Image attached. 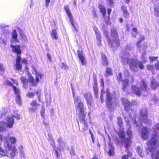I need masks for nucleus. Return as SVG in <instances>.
I'll return each mask as SVG.
<instances>
[{
    "label": "nucleus",
    "mask_w": 159,
    "mask_h": 159,
    "mask_svg": "<svg viewBox=\"0 0 159 159\" xmlns=\"http://www.w3.org/2000/svg\"><path fill=\"white\" fill-rule=\"evenodd\" d=\"M4 139L5 140L4 146L7 151V153L9 154L11 157H13L17 152V150L16 147L12 146L11 143H16V138L14 137H5Z\"/></svg>",
    "instance_id": "1"
},
{
    "label": "nucleus",
    "mask_w": 159,
    "mask_h": 159,
    "mask_svg": "<svg viewBox=\"0 0 159 159\" xmlns=\"http://www.w3.org/2000/svg\"><path fill=\"white\" fill-rule=\"evenodd\" d=\"M123 61L125 64H129L130 68L134 72L138 70L137 60L135 59H129L128 55H125L122 57Z\"/></svg>",
    "instance_id": "2"
},
{
    "label": "nucleus",
    "mask_w": 159,
    "mask_h": 159,
    "mask_svg": "<svg viewBox=\"0 0 159 159\" xmlns=\"http://www.w3.org/2000/svg\"><path fill=\"white\" fill-rule=\"evenodd\" d=\"M153 129V131L152 138L148 143V144L151 146H155L157 143L158 139L159 138V134L157 131V130H159V123L154 125Z\"/></svg>",
    "instance_id": "3"
},
{
    "label": "nucleus",
    "mask_w": 159,
    "mask_h": 159,
    "mask_svg": "<svg viewBox=\"0 0 159 159\" xmlns=\"http://www.w3.org/2000/svg\"><path fill=\"white\" fill-rule=\"evenodd\" d=\"M138 121H137L136 118L135 119V122L137 126H141L142 125V121L145 123L148 122V116L147 111L146 108H145L141 110Z\"/></svg>",
    "instance_id": "4"
},
{
    "label": "nucleus",
    "mask_w": 159,
    "mask_h": 159,
    "mask_svg": "<svg viewBox=\"0 0 159 159\" xmlns=\"http://www.w3.org/2000/svg\"><path fill=\"white\" fill-rule=\"evenodd\" d=\"M11 47L12 48V52L14 53H16L18 55L16 59V69L17 70H20L22 68L21 64L20 63V61L21 60V57L19 55V54L21 53L20 47L18 45L13 46L12 45H11Z\"/></svg>",
    "instance_id": "5"
},
{
    "label": "nucleus",
    "mask_w": 159,
    "mask_h": 159,
    "mask_svg": "<svg viewBox=\"0 0 159 159\" xmlns=\"http://www.w3.org/2000/svg\"><path fill=\"white\" fill-rule=\"evenodd\" d=\"M7 125L4 122H0V132H3L5 130L6 126L9 128H11L14 123V119L12 116H7L6 118Z\"/></svg>",
    "instance_id": "6"
},
{
    "label": "nucleus",
    "mask_w": 159,
    "mask_h": 159,
    "mask_svg": "<svg viewBox=\"0 0 159 159\" xmlns=\"http://www.w3.org/2000/svg\"><path fill=\"white\" fill-rule=\"evenodd\" d=\"M147 86L146 83L143 80H142L140 85L139 89L135 85H133L132 87L133 92L138 96H139L142 92V91H145L147 89Z\"/></svg>",
    "instance_id": "7"
},
{
    "label": "nucleus",
    "mask_w": 159,
    "mask_h": 159,
    "mask_svg": "<svg viewBox=\"0 0 159 159\" xmlns=\"http://www.w3.org/2000/svg\"><path fill=\"white\" fill-rule=\"evenodd\" d=\"M118 135L120 138L121 139L122 143L124 145L125 147L128 148L131 144V141L128 138H125V134L123 131H120Z\"/></svg>",
    "instance_id": "8"
},
{
    "label": "nucleus",
    "mask_w": 159,
    "mask_h": 159,
    "mask_svg": "<svg viewBox=\"0 0 159 159\" xmlns=\"http://www.w3.org/2000/svg\"><path fill=\"white\" fill-rule=\"evenodd\" d=\"M106 101L107 106L109 108H112L114 107L115 99L112 97L111 94L108 91L106 93Z\"/></svg>",
    "instance_id": "9"
},
{
    "label": "nucleus",
    "mask_w": 159,
    "mask_h": 159,
    "mask_svg": "<svg viewBox=\"0 0 159 159\" xmlns=\"http://www.w3.org/2000/svg\"><path fill=\"white\" fill-rule=\"evenodd\" d=\"M64 8L66 12V13L68 16L70 21L71 23V24L74 28L75 30L76 31H78L77 28L75 27L74 24V21L73 19V16L72 14L70 12L69 7L67 5H65L64 6Z\"/></svg>",
    "instance_id": "10"
},
{
    "label": "nucleus",
    "mask_w": 159,
    "mask_h": 159,
    "mask_svg": "<svg viewBox=\"0 0 159 159\" xmlns=\"http://www.w3.org/2000/svg\"><path fill=\"white\" fill-rule=\"evenodd\" d=\"M148 153L151 152L152 154V159H157L159 155V149H157L155 148H149L146 150Z\"/></svg>",
    "instance_id": "11"
},
{
    "label": "nucleus",
    "mask_w": 159,
    "mask_h": 159,
    "mask_svg": "<svg viewBox=\"0 0 159 159\" xmlns=\"http://www.w3.org/2000/svg\"><path fill=\"white\" fill-rule=\"evenodd\" d=\"M76 107L80 111L79 117L85 116L86 114V108L84 107V105L82 102H79L77 105Z\"/></svg>",
    "instance_id": "12"
},
{
    "label": "nucleus",
    "mask_w": 159,
    "mask_h": 159,
    "mask_svg": "<svg viewBox=\"0 0 159 159\" xmlns=\"http://www.w3.org/2000/svg\"><path fill=\"white\" fill-rule=\"evenodd\" d=\"M84 97L86 99L88 106L90 108L93 107V100L91 94L89 93H87L84 94Z\"/></svg>",
    "instance_id": "13"
},
{
    "label": "nucleus",
    "mask_w": 159,
    "mask_h": 159,
    "mask_svg": "<svg viewBox=\"0 0 159 159\" xmlns=\"http://www.w3.org/2000/svg\"><path fill=\"white\" fill-rule=\"evenodd\" d=\"M149 129L146 127H143L141 130V137L144 140H146L148 137Z\"/></svg>",
    "instance_id": "14"
},
{
    "label": "nucleus",
    "mask_w": 159,
    "mask_h": 159,
    "mask_svg": "<svg viewBox=\"0 0 159 159\" xmlns=\"http://www.w3.org/2000/svg\"><path fill=\"white\" fill-rule=\"evenodd\" d=\"M31 107L29 108V111L30 112H34L37 109V107L39 106L40 104L38 103L37 101L33 100L30 103Z\"/></svg>",
    "instance_id": "15"
},
{
    "label": "nucleus",
    "mask_w": 159,
    "mask_h": 159,
    "mask_svg": "<svg viewBox=\"0 0 159 159\" xmlns=\"http://www.w3.org/2000/svg\"><path fill=\"white\" fill-rule=\"evenodd\" d=\"M81 122L80 126L82 129L84 130H87L88 128V125L85 120V116L79 117Z\"/></svg>",
    "instance_id": "16"
},
{
    "label": "nucleus",
    "mask_w": 159,
    "mask_h": 159,
    "mask_svg": "<svg viewBox=\"0 0 159 159\" xmlns=\"http://www.w3.org/2000/svg\"><path fill=\"white\" fill-rule=\"evenodd\" d=\"M127 129L126 131V134L128 136V137L127 138H128L130 140L133 138V135L132 131L130 129L131 128L130 124L129 123H127ZM131 141V140H130Z\"/></svg>",
    "instance_id": "17"
},
{
    "label": "nucleus",
    "mask_w": 159,
    "mask_h": 159,
    "mask_svg": "<svg viewBox=\"0 0 159 159\" xmlns=\"http://www.w3.org/2000/svg\"><path fill=\"white\" fill-rule=\"evenodd\" d=\"M78 54L79 59L83 65H84L86 64V61L85 58L83 55V53L82 51H78Z\"/></svg>",
    "instance_id": "18"
},
{
    "label": "nucleus",
    "mask_w": 159,
    "mask_h": 159,
    "mask_svg": "<svg viewBox=\"0 0 159 159\" xmlns=\"http://www.w3.org/2000/svg\"><path fill=\"white\" fill-rule=\"evenodd\" d=\"M150 86L152 89L155 90L156 89L157 86L159 87V84L157 83L155 79L152 77L151 79Z\"/></svg>",
    "instance_id": "19"
},
{
    "label": "nucleus",
    "mask_w": 159,
    "mask_h": 159,
    "mask_svg": "<svg viewBox=\"0 0 159 159\" xmlns=\"http://www.w3.org/2000/svg\"><path fill=\"white\" fill-rule=\"evenodd\" d=\"M33 69L34 70L35 73L36 78L35 79L36 86L37 84L39 83V80L42 78L43 76V75L41 73H38L36 70L35 68L33 67Z\"/></svg>",
    "instance_id": "20"
},
{
    "label": "nucleus",
    "mask_w": 159,
    "mask_h": 159,
    "mask_svg": "<svg viewBox=\"0 0 159 159\" xmlns=\"http://www.w3.org/2000/svg\"><path fill=\"white\" fill-rule=\"evenodd\" d=\"M111 33L112 36L116 39L115 42L116 44V46H118L119 45V40L117 39L118 35L117 32L115 29H113L111 30Z\"/></svg>",
    "instance_id": "21"
},
{
    "label": "nucleus",
    "mask_w": 159,
    "mask_h": 159,
    "mask_svg": "<svg viewBox=\"0 0 159 159\" xmlns=\"http://www.w3.org/2000/svg\"><path fill=\"white\" fill-rule=\"evenodd\" d=\"M93 89L95 97L98 98V91L97 87V83L96 79L94 80V83L93 85Z\"/></svg>",
    "instance_id": "22"
},
{
    "label": "nucleus",
    "mask_w": 159,
    "mask_h": 159,
    "mask_svg": "<svg viewBox=\"0 0 159 159\" xmlns=\"http://www.w3.org/2000/svg\"><path fill=\"white\" fill-rule=\"evenodd\" d=\"M121 100L123 105L125 107V110H127L128 109V107L130 106V103L128 101L127 99L124 98H122Z\"/></svg>",
    "instance_id": "23"
},
{
    "label": "nucleus",
    "mask_w": 159,
    "mask_h": 159,
    "mask_svg": "<svg viewBox=\"0 0 159 159\" xmlns=\"http://www.w3.org/2000/svg\"><path fill=\"white\" fill-rule=\"evenodd\" d=\"M102 65L107 66L108 64V62L106 57L104 55L102 54Z\"/></svg>",
    "instance_id": "24"
},
{
    "label": "nucleus",
    "mask_w": 159,
    "mask_h": 159,
    "mask_svg": "<svg viewBox=\"0 0 159 159\" xmlns=\"http://www.w3.org/2000/svg\"><path fill=\"white\" fill-rule=\"evenodd\" d=\"M122 8L123 9V16L125 18H129V15L126 7L125 6H123L122 7Z\"/></svg>",
    "instance_id": "25"
},
{
    "label": "nucleus",
    "mask_w": 159,
    "mask_h": 159,
    "mask_svg": "<svg viewBox=\"0 0 159 159\" xmlns=\"http://www.w3.org/2000/svg\"><path fill=\"white\" fill-rule=\"evenodd\" d=\"M28 76L29 77V82L31 83L33 86H36L35 80H34L33 77L30 74H28Z\"/></svg>",
    "instance_id": "26"
},
{
    "label": "nucleus",
    "mask_w": 159,
    "mask_h": 159,
    "mask_svg": "<svg viewBox=\"0 0 159 159\" xmlns=\"http://www.w3.org/2000/svg\"><path fill=\"white\" fill-rule=\"evenodd\" d=\"M122 89L123 91H125L126 90V87L128 85L129 81L127 79H125L122 80Z\"/></svg>",
    "instance_id": "27"
},
{
    "label": "nucleus",
    "mask_w": 159,
    "mask_h": 159,
    "mask_svg": "<svg viewBox=\"0 0 159 159\" xmlns=\"http://www.w3.org/2000/svg\"><path fill=\"white\" fill-rule=\"evenodd\" d=\"M51 36L52 38L53 39H58L57 32L55 29L52 30L51 33Z\"/></svg>",
    "instance_id": "28"
},
{
    "label": "nucleus",
    "mask_w": 159,
    "mask_h": 159,
    "mask_svg": "<svg viewBox=\"0 0 159 159\" xmlns=\"http://www.w3.org/2000/svg\"><path fill=\"white\" fill-rule=\"evenodd\" d=\"M108 145L109 147L108 154L110 156H111L114 153V148L111 143H109Z\"/></svg>",
    "instance_id": "29"
},
{
    "label": "nucleus",
    "mask_w": 159,
    "mask_h": 159,
    "mask_svg": "<svg viewBox=\"0 0 159 159\" xmlns=\"http://www.w3.org/2000/svg\"><path fill=\"white\" fill-rule=\"evenodd\" d=\"M126 149H127V154L123 155L121 157V159H128L129 157L131 156L132 155L131 152L127 150V148H126Z\"/></svg>",
    "instance_id": "30"
},
{
    "label": "nucleus",
    "mask_w": 159,
    "mask_h": 159,
    "mask_svg": "<svg viewBox=\"0 0 159 159\" xmlns=\"http://www.w3.org/2000/svg\"><path fill=\"white\" fill-rule=\"evenodd\" d=\"M154 9L155 15L157 16H159V5H155Z\"/></svg>",
    "instance_id": "31"
},
{
    "label": "nucleus",
    "mask_w": 159,
    "mask_h": 159,
    "mask_svg": "<svg viewBox=\"0 0 159 159\" xmlns=\"http://www.w3.org/2000/svg\"><path fill=\"white\" fill-rule=\"evenodd\" d=\"M95 32L96 35V38L98 39V41H99V42L98 43V45L99 46L101 45L100 42L101 41V37L100 33L99 32L96 31Z\"/></svg>",
    "instance_id": "32"
},
{
    "label": "nucleus",
    "mask_w": 159,
    "mask_h": 159,
    "mask_svg": "<svg viewBox=\"0 0 159 159\" xmlns=\"http://www.w3.org/2000/svg\"><path fill=\"white\" fill-rule=\"evenodd\" d=\"M99 7L101 12L103 16H104L106 13V9L102 6L101 5H99Z\"/></svg>",
    "instance_id": "33"
},
{
    "label": "nucleus",
    "mask_w": 159,
    "mask_h": 159,
    "mask_svg": "<svg viewBox=\"0 0 159 159\" xmlns=\"http://www.w3.org/2000/svg\"><path fill=\"white\" fill-rule=\"evenodd\" d=\"M131 34L132 35L135 37L138 34L137 29L136 28H134L132 30Z\"/></svg>",
    "instance_id": "34"
},
{
    "label": "nucleus",
    "mask_w": 159,
    "mask_h": 159,
    "mask_svg": "<svg viewBox=\"0 0 159 159\" xmlns=\"http://www.w3.org/2000/svg\"><path fill=\"white\" fill-rule=\"evenodd\" d=\"M13 88L15 93L17 95H19L20 91L19 89L17 88L15 86H13Z\"/></svg>",
    "instance_id": "35"
},
{
    "label": "nucleus",
    "mask_w": 159,
    "mask_h": 159,
    "mask_svg": "<svg viewBox=\"0 0 159 159\" xmlns=\"http://www.w3.org/2000/svg\"><path fill=\"white\" fill-rule=\"evenodd\" d=\"M147 67L148 70H150L151 71H153V70L155 69L153 66L151 65H147Z\"/></svg>",
    "instance_id": "36"
},
{
    "label": "nucleus",
    "mask_w": 159,
    "mask_h": 159,
    "mask_svg": "<svg viewBox=\"0 0 159 159\" xmlns=\"http://www.w3.org/2000/svg\"><path fill=\"white\" fill-rule=\"evenodd\" d=\"M137 151L140 156L141 157L143 156V154L142 153V149L140 147H137Z\"/></svg>",
    "instance_id": "37"
},
{
    "label": "nucleus",
    "mask_w": 159,
    "mask_h": 159,
    "mask_svg": "<svg viewBox=\"0 0 159 159\" xmlns=\"http://www.w3.org/2000/svg\"><path fill=\"white\" fill-rule=\"evenodd\" d=\"M111 11V9L110 8H108L107 9V14L109 16H108L107 19V20H105V22H106L108 24L109 23V15L110 14V13Z\"/></svg>",
    "instance_id": "38"
},
{
    "label": "nucleus",
    "mask_w": 159,
    "mask_h": 159,
    "mask_svg": "<svg viewBox=\"0 0 159 159\" xmlns=\"http://www.w3.org/2000/svg\"><path fill=\"white\" fill-rule=\"evenodd\" d=\"M16 102L19 105L21 104V99L20 95H16Z\"/></svg>",
    "instance_id": "39"
},
{
    "label": "nucleus",
    "mask_w": 159,
    "mask_h": 159,
    "mask_svg": "<svg viewBox=\"0 0 159 159\" xmlns=\"http://www.w3.org/2000/svg\"><path fill=\"white\" fill-rule=\"evenodd\" d=\"M117 123L120 126H121L123 124L122 119L119 117L117 118Z\"/></svg>",
    "instance_id": "40"
},
{
    "label": "nucleus",
    "mask_w": 159,
    "mask_h": 159,
    "mask_svg": "<svg viewBox=\"0 0 159 159\" xmlns=\"http://www.w3.org/2000/svg\"><path fill=\"white\" fill-rule=\"evenodd\" d=\"M12 37L14 39H16L17 38L18 34L16 30H14L13 31L12 34Z\"/></svg>",
    "instance_id": "41"
},
{
    "label": "nucleus",
    "mask_w": 159,
    "mask_h": 159,
    "mask_svg": "<svg viewBox=\"0 0 159 159\" xmlns=\"http://www.w3.org/2000/svg\"><path fill=\"white\" fill-rule=\"evenodd\" d=\"M45 111V108L44 107V106H42V109L40 111V113L41 116L43 117H44V113Z\"/></svg>",
    "instance_id": "42"
},
{
    "label": "nucleus",
    "mask_w": 159,
    "mask_h": 159,
    "mask_svg": "<svg viewBox=\"0 0 159 159\" xmlns=\"http://www.w3.org/2000/svg\"><path fill=\"white\" fill-rule=\"evenodd\" d=\"M105 94V92L104 90H101V94L100 97V99L102 102H103L104 101V99L103 98V95Z\"/></svg>",
    "instance_id": "43"
},
{
    "label": "nucleus",
    "mask_w": 159,
    "mask_h": 159,
    "mask_svg": "<svg viewBox=\"0 0 159 159\" xmlns=\"http://www.w3.org/2000/svg\"><path fill=\"white\" fill-rule=\"evenodd\" d=\"M5 69L4 68L3 66L1 64H0V74H2L4 72Z\"/></svg>",
    "instance_id": "44"
},
{
    "label": "nucleus",
    "mask_w": 159,
    "mask_h": 159,
    "mask_svg": "<svg viewBox=\"0 0 159 159\" xmlns=\"http://www.w3.org/2000/svg\"><path fill=\"white\" fill-rule=\"evenodd\" d=\"M106 72L110 75L112 74L111 69L110 67H107V68Z\"/></svg>",
    "instance_id": "45"
},
{
    "label": "nucleus",
    "mask_w": 159,
    "mask_h": 159,
    "mask_svg": "<svg viewBox=\"0 0 159 159\" xmlns=\"http://www.w3.org/2000/svg\"><path fill=\"white\" fill-rule=\"evenodd\" d=\"M149 59L150 61L152 62L154 61H156L157 59V57H149Z\"/></svg>",
    "instance_id": "46"
},
{
    "label": "nucleus",
    "mask_w": 159,
    "mask_h": 159,
    "mask_svg": "<svg viewBox=\"0 0 159 159\" xmlns=\"http://www.w3.org/2000/svg\"><path fill=\"white\" fill-rule=\"evenodd\" d=\"M26 95L29 97L31 98L34 97V94L32 92H28L27 93Z\"/></svg>",
    "instance_id": "47"
},
{
    "label": "nucleus",
    "mask_w": 159,
    "mask_h": 159,
    "mask_svg": "<svg viewBox=\"0 0 159 159\" xmlns=\"http://www.w3.org/2000/svg\"><path fill=\"white\" fill-rule=\"evenodd\" d=\"M138 64L139 66L140 69H143L144 68V66L142 64L141 62L139 61L138 62Z\"/></svg>",
    "instance_id": "48"
},
{
    "label": "nucleus",
    "mask_w": 159,
    "mask_h": 159,
    "mask_svg": "<svg viewBox=\"0 0 159 159\" xmlns=\"http://www.w3.org/2000/svg\"><path fill=\"white\" fill-rule=\"evenodd\" d=\"M20 35L24 41H27L26 37L24 34L21 33L20 34Z\"/></svg>",
    "instance_id": "49"
},
{
    "label": "nucleus",
    "mask_w": 159,
    "mask_h": 159,
    "mask_svg": "<svg viewBox=\"0 0 159 159\" xmlns=\"http://www.w3.org/2000/svg\"><path fill=\"white\" fill-rule=\"evenodd\" d=\"M38 97V100L39 102H41V97L40 92H37L36 93Z\"/></svg>",
    "instance_id": "50"
},
{
    "label": "nucleus",
    "mask_w": 159,
    "mask_h": 159,
    "mask_svg": "<svg viewBox=\"0 0 159 159\" xmlns=\"http://www.w3.org/2000/svg\"><path fill=\"white\" fill-rule=\"evenodd\" d=\"M55 153L57 155V157H58L60 156V150L58 149V150H55Z\"/></svg>",
    "instance_id": "51"
},
{
    "label": "nucleus",
    "mask_w": 159,
    "mask_h": 159,
    "mask_svg": "<svg viewBox=\"0 0 159 159\" xmlns=\"http://www.w3.org/2000/svg\"><path fill=\"white\" fill-rule=\"evenodd\" d=\"M20 80L23 83H26L27 82L26 79L24 77H21Z\"/></svg>",
    "instance_id": "52"
},
{
    "label": "nucleus",
    "mask_w": 159,
    "mask_h": 159,
    "mask_svg": "<svg viewBox=\"0 0 159 159\" xmlns=\"http://www.w3.org/2000/svg\"><path fill=\"white\" fill-rule=\"evenodd\" d=\"M106 1L109 5H112L113 3V0H106Z\"/></svg>",
    "instance_id": "53"
},
{
    "label": "nucleus",
    "mask_w": 159,
    "mask_h": 159,
    "mask_svg": "<svg viewBox=\"0 0 159 159\" xmlns=\"http://www.w3.org/2000/svg\"><path fill=\"white\" fill-rule=\"evenodd\" d=\"M62 66L61 67L62 69H66L67 68V65L63 63H61Z\"/></svg>",
    "instance_id": "54"
},
{
    "label": "nucleus",
    "mask_w": 159,
    "mask_h": 159,
    "mask_svg": "<svg viewBox=\"0 0 159 159\" xmlns=\"http://www.w3.org/2000/svg\"><path fill=\"white\" fill-rule=\"evenodd\" d=\"M7 156V155L6 154V153L4 152V151L3 152H1L0 153V157H2L5 156Z\"/></svg>",
    "instance_id": "55"
},
{
    "label": "nucleus",
    "mask_w": 159,
    "mask_h": 159,
    "mask_svg": "<svg viewBox=\"0 0 159 159\" xmlns=\"http://www.w3.org/2000/svg\"><path fill=\"white\" fill-rule=\"evenodd\" d=\"M0 113L1 115V116H3L5 114V111L4 109H2L0 111Z\"/></svg>",
    "instance_id": "56"
},
{
    "label": "nucleus",
    "mask_w": 159,
    "mask_h": 159,
    "mask_svg": "<svg viewBox=\"0 0 159 159\" xmlns=\"http://www.w3.org/2000/svg\"><path fill=\"white\" fill-rule=\"evenodd\" d=\"M6 83L7 85H9L13 86L12 84L9 80H7L6 81Z\"/></svg>",
    "instance_id": "57"
},
{
    "label": "nucleus",
    "mask_w": 159,
    "mask_h": 159,
    "mask_svg": "<svg viewBox=\"0 0 159 159\" xmlns=\"http://www.w3.org/2000/svg\"><path fill=\"white\" fill-rule=\"evenodd\" d=\"M14 117L16 118L17 120H19L20 118L19 115L18 114H16L14 116Z\"/></svg>",
    "instance_id": "58"
},
{
    "label": "nucleus",
    "mask_w": 159,
    "mask_h": 159,
    "mask_svg": "<svg viewBox=\"0 0 159 159\" xmlns=\"http://www.w3.org/2000/svg\"><path fill=\"white\" fill-rule=\"evenodd\" d=\"M50 2V0H45L46 6L47 7L48 6L49 3Z\"/></svg>",
    "instance_id": "59"
},
{
    "label": "nucleus",
    "mask_w": 159,
    "mask_h": 159,
    "mask_svg": "<svg viewBox=\"0 0 159 159\" xmlns=\"http://www.w3.org/2000/svg\"><path fill=\"white\" fill-rule=\"evenodd\" d=\"M121 77L122 76L121 74L120 73H119L117 76V79H118V80H120L121 79Z\"/></svg>",
    "instance_id": "60"
},
{
    "label": "nucleus",
    "mask_w": 159,
    "mask_h": 159,
    "mask_svg": "<svg viewBox=\"0 0 159 159\" xmlns=\"http://www.w3.org/2000/svg\"><path fill=\"white\" fill-rule=\"evenodd\" d=\"M126 47L127 48V49L129 50H131L132 48L130 44H127L126 45Z\"/></svg>",
    "instance_id": "61"
},
{
    "label": "nucleus",
    "mask_w": 159,
    "mask_h": 159,
    "mask_svg": "<svg viewBox=\"0 0 159 159\" xmlns=\"http://www.w3.org/2000/svg\"><path fill=\"white\" fill-rule=\"evenodd\" d=\"M155 66L157 70H159V62H157L155 65Z\"/></svg>",
    "instance_id": "62"
},
{
    "label": "nucleus",
    "mask_w": 159,
    "mask_h": 159,
    "mask_svg": "<svg viewBox=\"0 0 159 159\" xmlns=\"http://www.w3.org/2000/svg\"><path fill=\"white\" fill-rule=\"evenodd\" d=\"M47 57L48 59L50 61H51V57L49 53H48L47 54Z\"/></svg>",
    "instance_id": "63"
},
{
    "label": "nucleus",
    "mask_w": 159,
    "mask_h": 159,
    "mask_svg": "<svg viewBox=\"0 0 159 159\" xmlns=\"http://www.w3.org/2000/svg\"><path fill=\"white\" fill-rule=\"evenodd\" d=\"M153 100L156 102H157L158 101V99L157 98V97L155 96H154L153 97Z\"/></svg>",
    "instance_id": "64"
}]
</instances>
